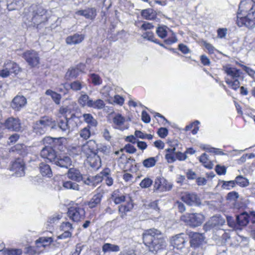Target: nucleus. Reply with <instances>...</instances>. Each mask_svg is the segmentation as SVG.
Masks as SVG:
<instances>
[{
    "label": "nucleus",
    "mask_w": 255,
    "mask_h": 255,
    "mask_svg": "<svg viewBox=\"0 0 255 255\" xmlns=\"http://www.w3.org/2000/svg\"><path fill=\"white\" fill-rule=\"evenodd\" d=\"M237 23L240 27L248 28L255 26V0H243L239 6Z\"/></svg>",
    "instance_id": "nucleus-1"
},
{
    "label": "nucleus",
    "mask_w": 255,
    "mask_h": 255,
    "mask_svg": "<svg viewBox=\"0 0 255 255\" xmlns=\"http://www.w3.org/2000/svg\"><path fill=\"white\" fill-rule=\"evenodd\" d=\"M142 239L150 252H157L165 247V241L161 232L155 229L145 230L142 234Z\"/></svg>",
    "instance_id": "nucleus-2"
},
{
    "label": "nucleus",
    "mask_w": 255,
    "mask_h": 255,
    "mask_svg": "<svg viewBox=\"0 0 255 255\" xmlns=\"http://www.w3.org/2000/svg\"><path fill=\"white\" fill-rule=\"evenodd\" d=\"M46 10L42 6L36 4H32L24 11L27 19L34 25H38L46 20Z\"/></svg>",
    "instance_id": "nucleus-3"
},
{
    "label": "nucleus",
    "mask_w": 255,
    "mask_h": 255,
    "mask_svg": "<svg viewBox=\"0 0 255 255\" xmlns=\"http://www.w3.org/2000/svg\"><path fill=\"white\" fill-rule=\"evenodd\" d=\"M180 219L187 225L192 227H196L202 224L204 221V216L199 213H187L181 216Z\"/></svg>",
    "instance_id": "nucleus-4"
},
{
    "label": "nucleus",
    "mask_w": 255,
    "mask_h": 255,
    "mask_svg": "<svg viewBox=\"0 0 255 255\" xmlns=\"http://www.w3.org/2000/svg\"><path fill=\"white\" fill-rule=\"evenodd\" d=\"M67 215L71 220L78 222L84 218L85 211L82 206L75 204L68 209Z\"/></svg>",
    "instance_id": "nucleus-5"
},
{
    "label": "nucleus",
    "mask_w": 255,
    "mask_h": 255,
    "mask_svg": "<svg viewBox=\"0 0 255 255\" xmlns=\"http://www.w3.org/2000/svg\"><path fill=\"white\" fill-rule=\"evenodd\" d=\"M28 64L34 67L38 66L40 63V57L38 52L34 50H28L25 51L22 56Z\"/></svg>",
    "instance_id": "nucleus-6"
},
{
    "label": "nucleus",
    "mask_w": 255,
    "mask_h": 255,
    "mask_svg": "<svg viewBox=\"0 0 255 255\" xmlns=\"http://www.w3.org/2000/svg\"><path fill=\"white\" fill-rule=\"evenodd\" d=\"M97 144L94 140H89L81 147V152L86 157L96 154Z\"/></svg>",
    "instance_id": "nucleus-7"
},
{
    "label": "nucleus",
    "mask_w": 255,
    "mask_h": 255,
    "mask_svg": "<svg viewBox=\"0 0 255 255\" xmlns=\"http://www.w3.org/2000/svg\"><path fill=\"white\" fill-rule=\"evenodd\" d=\"M188 235L190 238V245L194 248H199V247L204 242L205 237L202 234L189 232Z\"/></svg>",
    "instance_id": "nucleus-8"
},
{
    "label": "nucleus",
    "mask_w": 255,
    "mask_h": 255,
    "mask_svg": "<svg viewBox=\"0 0 255 255\" xmlns=\"http://www.w3.org/2000/svg\"><path fill=\"white\" fill-rule=\"evenodd\" d=\"M73 122L72 118L61 119L58 122V127L63 132L68 134L73 129Z\"/></svg>",
    "instance_id": "nucleus-9"
},
{
    "label": "nucleus",
    "mask_w": 255,
    "mask_h": 255,
    "mask_svg": "<svg viewBox=\"0 0 255 255\" xmlns=\"http://www.w3.org/2000/svg\"><path fill=\"white\" fill-rule=\"evenodd\" d=\"M53 163L60 167L68 169L72 165V160L68 156L57 154Z\"/></svg>",
    "instance_id": "nucleus-10"
},
{
    "label": "nucleus",
    "mask_w": 255,
    "mask_h": 255,
    "mask_svg": "<svg viewBox=\"0 0 255 255\" xmlns=\"http://www.w3.org/2000/svg\"><path fill=\"white\" fill-rule=\"evenodd\" d=\"M27 100L23 96L17 95L12 100L10 106L14 110L19 111L25 106Z\"/></svg>",
    "instance_id": "nucleus-11"
},
{
    "label": "nucleus",
    "mask_w": 255,
    "mask_h": 255,
    "mask_svg": "<svg viewBox=\"0 0 255 255\" xmlns=\"http://www.w3.org/2000/svg\"><path fill=\"white\" fill-rule=\"evenodd\" d=\"M24 169V163L21 158H17L12 163L11 170L15 172L17 176H23Z\"/></svg>",
    "instance_id": "nucleus-12"
},
{
    "label": "nucleus",
    "mask_w": 255,
    "mask_h": 255,
    "mask_svg": "<svg viewBox=\"0 0 255 255\" xmlns=\"http://www.w3.org/2000/svg\"><path fill=\"white\" fill-rule=\"evenodd\" d=\"M57 153L52 147L45 146L40 152V156L44 159L48 160L50 162L53 163L57 156Z\"/></svg>",
    "instance_id": "nucleus-13"
},
{
    "label": "nucleus",
    "mask_w": 255,
    "mask_h": 255,
    "mask_svg": "<svg viewBox=\"0 0 255 255\" xmlns=\"http://www.w3.org/2000/svg\"><path fill=\"white\" fill-rule=\"evenodd\" d=\"M181 199L186 204L192 206L200 203V199L196 194L184 193L181 196Z\"/></svg>",
    "instance_id": "nucleus-14"
},
{
    "label": "nucleus",
    "mask_w": 255,
    "mask_h": 255,
    "mask_svg": "<svg viewBox=\"0 0 255 255\" xmlns=\"http://www.w3.org/2000/svg\"><path fill=\"white\" fill-rule=\"evenodd\" d=\"M5 127L12 131H18L21 128L20 120L12 117L7 119L4 123Z\"/></svg>",
    "instance_id": "nucleus-15"
},
{
    "label": "nucleus",
    "mask_w": 255,
    "mask_h": 255,
    "mask_svg": "<svg viewBox=\"0 0 255 255\" xmlns=\"http://www.w3.org/2000/svg\"><path fill=\"white\" fill-rule=\"evenodd\" d=\"M104 194V192L103 190L100 188H98L96 190V194L93 196L88 203V205L89 208H93L100 204Z\"/></svg>",
    "instance_id": "nucleus-16"
},
{
    "label": "nucleus",
    "mask_w": 255,
    "mask_h": 255,
    "mask_svg": "<svg viewBox=\"0 0 255 255\" xmlns=\"http://www.w3.org/2000/svg\"><path fill=\"white\" fill-rule=\"evenodd\" d=\"M186 235L184 234H180L172 237L171 244L174 248L178 249H181L184 247L186 243Z\"/></svg>",
    "instance_id": "nucleus-17"
},
{
    "label": "nucleus",
    "mask_w": 255,
    "mask_h": 255,
    "mask_svg": "<svg viewBox=\"0 0 255 255\" xmlns=\"http://www.w3.org/2000/svg\"><path fill=\"white\" fill-rule=\"evenodd\" d=\"M84 70L85 65L80 64L77 67L69 69L67 72L65 77L68 79L76 78L80 72H84Z\"/></svg>",
    "instance_id": "nucleus-18"
},
{
    "label": "nucleus",
    "mask_w": 255,
    "mask_h": 255,
    "mask_svg": "<svg viewBox=\"0 0 255 255\" xmlns=\"http://www.w3.org/2000/svg\"><path fill=\"white\" fill-rule=\"evenodd\" d=\"M84 38V35L76 33L68 36L66 39V42L69 45H75L81 43Z\"/></svg>",
    "instance_id": "nucleus-19"
},
{
    "label": "nucleus",
    "mask_w": 255,
    "mask_h": 255,
    "mask_svg": "<svg viewBox=\"0 0 255 255\" xmlns=\"http://www.w3.org/2000/svg\"><path fill=\"white\" fill-rule=\"evenodd\" d=\"M87 158L89 165L94 170H97L101 166V158L96 153Z\"/></svg>",
    "instance_id": "nucleus-20"
},
{
    "label": "nucleus",
    "mask_w": 255,
    "mask_h": 255,
    "mask_svg": "<svg viewBox=\"0 0 255 255\" xmlns=\"http://www.w3.org/2000/svg\"><path fill=\"white\" fill-rule=\"evenodd\" d=\"M223 70L232 79H236L239 78L242 72L240 70L237 69L236 68L232 67L230 65H226L223 67Z\"/></svg>",
    "instance_id": "nucleus-21"
},
{
    "label": "nucleus",
    "mask_w": 255,
    "mask_h": 255,
    "mask_svg": "<svg viewBox=\"0 0 255 255\" xmlns=\"http://www.w3.org/2000/svg\"><path fill=\"white\" fill-rule=\"evenodd\" d=\"M68 177L76 182L83 180V176L80 171L75 168H70L67 172Z\"/></svg>",
    "instance_id": "nucleus-22"
},
{
    "label": "nucleus",
    "mask_w": 255,
    "mask_h": 255,
    "mask_svg": "<svg viewBox=\"0 0 255 255\" xmlns=\"http://www.w3.org/2000/svg\"><path fill=\"white\" fill-rule=\"evenodd\" d=\"M166 180L162 177L158 176L156 178L153 185V190L163 191L166 189Z\"/></svg>",
    "instance_id": "nucleus-23"
},
{
    "label": "nucleus",
    "mask_w": 255,
    "mask_h": 255,
    "mask_svg": "<svg viewBox=\"0 0 255 255\" xmlns=\"http://www.w3.org/2000/svg\"><path fill=\"white\" fill-rule=\"evenodd\" d=\"M250 220L249 213L245 212L236 216V221L238 222L239 230L241 229L242 227L246 226Z\"/></svg>",
    "instance_id": "nucleus-24"
},
{
    "label": "nucleus",
    "mask_w": 255,
    "mask_h": 255,
    "mask_svg": "<svg viewBox=\"0 0 255 255\" xmlns=\"http://www.w3.org/2000/svg\"><path fill=\"white\" fill-rule=\"evenodd\" d=\"M225 223V219L220 216L212 217L208 223V226L211 228H219Z\"/></svg>",
    "instance_id": "nucleus-25"
},
{
    "label": "nucleus",
    "mask_w": 255,
    "mask_h": 255,
    "mask_svg": "<svg viewBox=\"0 0 255 255\" xmlns=\"http://www.w3.org/2000/svg\"><path fill=\"white\" fill-rule=\"evenodd\" d=\"M76 13L77 15H82L86 18L92 19L96 16V10L94 8H88L84 10L77 11Z\"/></svg>",
    "instance_id": "nucleus-26"
},
{
    "label": "nucleus",
    "mask_w": 255,
    "mask_h": 255,
    "mask_svg": "<svg viewBox=\"0 0 255 255\" xmlns=\"http://www.w3.org/2000/svg\"><path fill=\"white\" fill-rule=\"evenodd\" d=\"M133 205L130 200L126 203L122 204L119 206V212L121 218H124L127 215V213L133 208Z\"/></svg>",
    "instance_id": "nucleus-27"
},
{
    "label": "nucleus",
    "mask_w": 255,
    "mask_h": 255,
    "mask_svg": "<svg viewBox=\"0 0 255 255\" xmlns=\"http://www.w3.org/2000/svg\"><path fill=\"white\" fill-rule=\"evenodd\" d=\"M125 121V118L120 114L116 115L113 118V123L116 126V128L122 130H124L125 128H127L123 127Z\"/></svg>",
    "instance_id": "nucleus-28"
},
{
    "label": "nucleus",
    "mask_w": 255,
    "mask_h": 255,
    "mask_svg": "<svg viewBox=\"0 0 255 255\" xmlns=\"http://www.w3.org/2000/svg\"><path fill=\"white\" fill-rule=\"evenodd\" d=\"M84 121L88 124L87 127L89 128L96 127L98 125L97 120L90 114H84L83 115Z\"/></svg>",
    "instance_id": "nucleus-29"
},
{
    "label": "nucleus",
    "mask_w": 255,
    "mask_h": 255,
    "mask_svg": "<svg viewBox=\"0 0 255 255\" xmlns=\"http://www.w3.org/2000/svg\"><path fill=\"white\" fill-rule=\"evenodd\" d=\"M91 100L90 97L84 92H82L81 94L78 98V102L82 107H89Z\"/></svg>",
    "instance_id": "nucleus-30"
},
{
    "label": "nucleus",
    "mask_w": 255,
    "mask_h": 255,
    "mask_svg": "<svg viewBox=\"0 0 255 255\" xmlns=\"http://www.w3.org/2000/svg\"><path fill=\"white\" fill-rule=\"evenodd\" d=\"M11 150L12 151L16 152L22 156H24L28 153V148L23 144H17L12 147Z\"/></svg>",
    "instance_id": "nucleus-31"
},
{
    "label": "nucleus",
    "mask_w": 255,
    "mask_h": 255,
    "mask_svg": "<svg viewBox=\"0 0 255 255\" xmlns=\"http://www.w3.org/2000/svg\"><path fill=\"white\" fill-rule=\"evenodd\" d=\"M39 169L43 176L51 177L52 176V170L49 165L41 163L39 165Z\"/></svg>",
    "instance_id": "nucleus-32"
},
{
    "label": "nucleus",
    "mask_w": 255,
    "mask_h": 255,
    "mask_svg": "<svg viewBox=\"0 0 255 255\" xmlns=\"http://www.w3.org/2000/svg\"><path fill=\"white\" fill-rule=\"evenodd\" d=\"M4 66L6 67L10 73H17L19 71V66L18 65L10 60H6L4 63Z\"/></svg>",
    "instance_id": "nucleus-33"
},
{
    "label": "nucleus",
    "mask_w": 255,
    "mask_h": 255,
    "mask_svg": "<svg viewBox=\"0 0 255 255\" xmlns=\"http://www.w3.org/2000/svg\"><path fill=\"white\" fill-rule=\"evenodd\" d=\"M170 147L165 149L166 152H173L174 153L179 150H182V144L177 140H175L169 142Z\"/></svg>",
    "instance_id": "nucleus-34"
},
{
    "label": "nucleus",
    "mask_w": 255,
    "mask_h": 255,
    "mask_svg": "<svg viewBox=\"0 0 255 255\" xmlns=\"http://www.w3.org/2000/svg\"><path fill=\"white\" fill-rule=\"evenodd\" d=\"M120 250V248L119 246L110 243H105L102 247V251L104 253L111 252H117Z\"/></svg>",
    "instance_id": "nucleus-35"
},
{
    "label": "nucleus",
    "mask_w": 255,
    "mask_h": 255,
    "mask_svg": "<svg viewBox=\"0 0 255 255\" xmlns=\"http://www.w3.org/2000/svg\"><path fill=\"white\" fill-rule=\"evenodd\" d=\"M141 15L146 19L153 20L156 18V13L152 9L148 8L143 10Z\"/></svg>",
    "instance_id": "nucleus-36"
},
{
    "label": "nucleus",
    "mask_w": 255,
    "mask_h": 255,
    "mask_svg": "<svg viewBox=\"0 0 255 255\" xmlns=\"http://www.w3.org/2000/svg\"><path fill=\"white\" fill-rule=\"evenodd\" d=\"M158 159V156L147 158L143 160L142 165L144 167L147 168L152 167L155 166Z\"/></svg>",
    "instance_id": "nucleus-37"
},
{
    "label": "nucleus",
    "mask_w": 255,
    "mask_h": 255,
    "mask_svg": "<svg viewBox=\"0 0 255 255\" xmlns=\"http://www.w3.org/2000/svg\"><path fill=\"white\" fill-rule=\"evenodd\" d=\"M199 161L203 163L204 166L208 169H212L214 164L209 159L207 154L203 153L199 157Z\"/></svg>",
    "instance_id": "nucleus-38"
},
{
    "label": "nucleus",
    "mask_w": 255,
    "mask_h": 255,
    "mask_svg": "<svg viewBox=\"0 0 255 255\" xmlns=\"http://www.w3.org/2000/svg\"><path fill=\"white\" fill-rule=\"evenodd\" d=\"M53 240L51 237H40L36 241V244H40L41 246L43 247L49 246L52 242Z\"/></svg>",
    "instance_id": "nucleus-39"
},
{
    "label": "nucleus",
    "mask_w": 255,
    "mask_h": 255,
    "mask_svg": "<svg viewBox=\"0 0 255 255\" xmlns=\"http://www.w3.org/2000/svg\"><path fill=\"white\" fill-rule=\"evenodd\" d=\"M225 82L232 89L235 91H237L240 87V82L238 79L231 80L228 78H226Z\"/></svg>",
    "instance_id": "nucleus-40"
},
{
    "label": "nucleus",
    "mask_w": 255,
    "mask_h": 255,
    "mask_svg": "<svg viewBox=\"0 0 255 255\" xmlns=\"http://www.w3.org/2000/svg\"><path fill=\"white\" fill-rule=\"evenodd\" d=\"M105 106L104 102L101 99H98L96 101L92 100L89 108L96 109H102Z\"/></svg>",
    "instance_id": "nucleus-41"
},
{
    "label": "nucleus",
    "mask_w": 255,
    "mask_h": 255,
    "mask_svg": "<svg viewBox=\"0 0 255 255\" xmlns=\"http://www.w3.org/2000/svg\"><path fill=\"white\" fill-rule=\"evenodd\" d=\"M168 30L172 32L167 26H161L157 28L156 32L159 37L164 38L167 36Z\"/></svg>",
    "instance_id": "nucleus-42"
},
{
    "label": "nucleus",
    "mask_w": 255,
    "mask_h": 255,
    "mask_svg": "<svg viewBox=\"0 0 255 255\" xmlns=\"http://www.w3.org/2000/svg\"><path fill=\"white\" fill-rule=\"evenodd\" d=\"M45 94L47 95L50 96L52 100L55 103V104H59L60 102V100L61 99V96L60 94L55 92H53V91L50 90H47L46 91Z\"/></svg>",
    "instance_id": "nucleus-43"
},
{
    "label": "nucleus",
    "mask_w": 255,
    "mask_h": 255,
    "mask_svg": "<svg viewBox=\"0 0 255 255\" xmlns=\"http://www.w3.org/2000/svg\"><path fill=\"white\" fill-rule=\"evenodd\" d=\"M63 186L67 189H72L76 191L80 190L79 185L76 182L67 181L63 183Z\"/></svg>",
    "instance_id": "nucleus-44"
},
{
    "label": "nucleus",
    "mask_w": 255,
    "mask_h": 255,
    "mask_svg": "<svg viewBox=\"0 0 255 255\" xmlns=\"http://www.w3.org/2000/svg\"><path fill=\"white\" fill-rule=\"evenodd\" d=\"M39 124H37L39 126H41L40 128H42V127L43 126V128H45L46 127H49L52 125L53 124V121L52 119L47 117H42L39 121Z\"/></svg>",
    "instance_id": "nucleus-45"
},
{
    "label": "nucleus",
    "mask_w": 255,
    "mask_h": 255,
    "mask_svg": "<svg viewBox=\"0 0 255 255\" xmlns=\"http://www.w3.org/2000/svg\"><path fill=\"white\" fill-rule=\"evenodd\" d=\"M235 181V184L239 185L241 187H247L249 184V180L242 176L236 177Z\"/></svg>",
    "instance_id": "nucleus-46"
},
{
    "label": "nucleus",
    "mask_w": 255,
    "mask_h": 255,
    "mask_svg": "<svg viewBox=\"0 0 255 255\" xmlns=\"http://www.w3.org/2000/svg\"><path fill=\"white\" fill-rule=\"evenodd\" d=\"M91 128L89 127H85L82 128L79 131V135L83 139L87 140L91 136V133L90 131Z\"/></svg>",
    "instance_id": "nucleus-47"
},
{
    "label": "nucleus",
    "mask_w": 255,
    "mask_h": 255,
    "mask_svg": "<svg viewBox=\"0 0 255 255\" xmlns=\"http://www.w3.org/2000/svg\"><path fill=\"white\" fill-rule=\"evenodd\" d=\"M85 84L84 82H80L79 81H75L72 82L70 84L71 89L74 91H78L80 90L84 86Z\"/></svg>",
    "instance_id": "nucleus-48"
},
{
    "label": "nucleus",
    "mask_w": 255,
    "mask_h": 255,
    "mask_svg": "<svg viewBox=\"0 0 255 255\" xmlns=\"http://www.w3.org/2000/svg\"><path fill=\"white\" fill-rule=\"evenodd\" d=\"M227 223L229 226L234 230H239L238 222L236 221V218L234 219L231 216L227 217Z\"/></svg>",
    "instance_id": "nucleus-49"
},
{
    "label": "nucleus",
    "mask_w": 255,
    "mask_h": 255,
    "mask_svg": "<svg viewBox=\"0 0 255 255\" xmlns=\"http://www.w3.org/2000/svg\"><path fill=\"white\" fill-rule=\"evenodd\" d=\"M3 255H20L21 254V251L20 250L16 249H3L2 251Z\"/></svg>",
    "instance_id": "nucleus-50"
},
{
    "label": "nucleus",
    "mask_w": 255,
    "mask_h": 255,
    "mask_svg": "<svg viewBox=\"0 0 255 255\" xmlns=\"http://www.w3.org/2000/svg\"><path fill=\"white\" fill-rule=\"evenodd\" d=\"M152 183L153 181L150 178L146 177L142 180L139 185L142 188H147L152 185Z\"/></svg>",
    "instance_id": "nucleus-51"
},
{
    "label": "nucleus",
    "mask_w": 255,
    "mask_h": 255,
    "mask_svg": "<svg viewBox=\"0 0 255 255\" xmlns=\"http://www.w3.org/2000/svg\"><path fill=\"white\" fill-rule=\"evenodd\" d=\"M112 89L110 86H105L101 91V93L105 97H109L112 98L113 95L111 93Z\"/></svg>",
    "instance_id": "nucleus-52"
},
{
    "label": "nucleus",
    "mask_w": 255,
    "mask_h": 255,
    "mask_svg": "<svg viewBox=\"0 0 255 255\" xmlns=\"http://www.w3.org/2000/svg\"><path fill=\"white\" fill-rule=\"evenodd\" d=\"M222 182H223L222 187L224 189L230 190L235 186V183L234 180L229 181H222Z\"/></svg>",
    "instance_id": "nucleus-53"
},
{
    "label": "nucleus",
    "mask_w": 255,
    "mask_h": 255,
    "mask_svg": "<svg viewBox=\"0 0 255 255\" xmlns=\"http://www.w3.org/2000/svg\"><path fill=\"white\" fill-rule=\"evenodd\" d=\"M165 157L169 163H172L176 160L175 154L173 152H166Z\"/></svg>",
    "instance_id": "nucleus-54"
},
{
    "label": "nucleus",
    "mask_w": 255,
    "mask_h": 255,
    "mask_svg": "<svg viewBox=\"0 0 255 255\" xmlns=\"http://www.w3.org/2000/svg\"><path fill=\"white\" fill-rule=\"evenodd\" d=\"M124 150L130 154L134 153L136 151V149L135 148V147L130 144H127V145H125L124 148L121 149V151H123Z\"/></svg>",
    "instance_id": "nucleus-55"
},
{
    "label": "nucleus",
    "mask_w": 255,
    "mask_h": 255,
    "mask_svg": "<svg viewBox=\"0 0 255 255\" xmlns=\"http://www.w3.org/2000/svg\"><path fill=\"white\" fill-rule=\"evenodd\" d=\"M92 82L95 85H99L102 84V80L100 76L96 74L91 75Z\"/></svg>",
    "instance_id": "nucleus-56"
},
{
    "label": "nucleus",
    "mask_w": 255,
    "mask_h": 255,
    "mask_svg": "<svg viewBox=\"0 0 255 255\" xmlns=\"http://www.w3.org/2000/svg\"><path fill=\"white\" fill-rule=\"evenodd\" d=\"M182 150H179L174 152L176 160H178L179 161L185 160L187 158V155L185 153H182Z\"/></svg>",
    "instance_id": "nucleus-57"
},
{
    "label": "nucleus",
    "mask_w": 255,
    "mask_h": 255,
    "mask_svg": "<svg viewBox=\"0 0 255 255\" xmlns=\"http://www.w3.org/2000/svg\"><path fill=\"white\" fill-rule=\"evenodd\" d=\"M64 139L63 138H54L53 141V144L52 147L57 148L59 150H61V146H62V141Z\"/></svg>",
    "instance_id": "nucleus-58"
},
{
    "label": "nucleus",
    "mask_w": 255,
    "mask_h": 255,
    "mask_svg": "<svg viewBox=\"0 0 255 255\" xmlns=\"http://www.w3.org/2000/svg\"><path fill=\"white\" fill-rule=\"evenodd\" d=\"M112 198L116 204H120L125 201L126 200V196L123 195H119L118 196L113 195Z\"/></svg>",
    "instance_id": "nucleus-59"
},
{
    "label": "nucleus",
    "mask_w": 255,
    "mask_h": 255,
    "mask_svg": "<svg viewBox=\"0 0 255 255\" xmlns=\"http://www.w3.org/2000/svg\"><path fill=\"white\" fill-rule=\"evenodd\" d=\"M239 197L238 192L235 191H232L229 192L227 196V199L229 200L235 201Z\"/></svg>",
    "instance_id": "nucleus-60"
},
{
    "label": "nucleus",
    "mask_w": 255,
    "mask_h": 255,
    "mask_svg": "<svg viewBox=\"0 0 255 255\" xmlns=\"http://www.w3.org/2000/svg\"><path fill=\"white\" fill-rule=\"evenodd\" d=\"M54 138L50 136L45 137L43 139V143L44 144L47 145L46 146L52 147L53 144Z\"/></svg>",
    "instance_id": "nucleus-61"
},
{
    "label": "nucleus",
    "mask_w": 255,
    "mask_h": 255,
    "mask_svg": "<svg viewBox=\"0 0 255 255\" xmlns=\"http://www.w3.org/2000/svg\"><path fill=\"white\" fill-rule=\"evenodd\" d=\"M158 134L161 138L165 137L168 134V130L165 128H160L158 130Z\"/></svg>",
    "instance_id": "nucleus-62"
},
{
    "label": "nucleus",
    "mask_w": 255,
    "mask_h": 255,
    "mask_svg": "<svg viewBox=\"0 0 255 255\" xmlns=\"http://www.w3.org/2000/svg\"><path fill=\"white\" fill-rule=\"evenodd\" d=\"M216 171L219 175L225 174L226 172V169L224 166L217 165L215 168Z\"/></svg>",
    "instance_id": "nucleus-63"
},
{
    "label": "nucleus",
    "mask_w": 255,
    "mask_h": 255,
    "mask_svg": "<svg viewBox=\"0 0 255 255\" xmlns=\"http://www.w3.org/2000/svg\"><path fill=\"white\" fill-rule=\"evenodd\" d=\"M243 69L246 71L249 76L254 78L255 75V71L245 65H242Z\"/></svg>",
    "instance_id": "nucleus-64"
}]
</instances>
